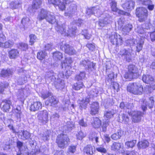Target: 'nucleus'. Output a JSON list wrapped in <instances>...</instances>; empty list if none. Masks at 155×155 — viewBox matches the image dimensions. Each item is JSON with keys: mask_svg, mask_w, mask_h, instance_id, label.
<instances>
[{"mask_svg": "<svg viewBox=\"0 0 155 155\" xmlns=\"http://www.w3.org/2000/svg\"><path fill=\"white\" fill-rule=\"evenodd\" d=\"M128 71L124 75V78L128 81L137 78L140 75L138 69L134 65L130 64L128 68Z\"/></svg>", "mask_w": 155, "mask_h": 155, "instance_id": "nucleus-1", "label": "nucleus"}, {"mask_svg": "<svg viewBox=\"0 0 155 155\" xmlns=\"http://www.w3.org/2000/svg\"><path fill=\"white\" fill-rule=\"evenodd\" d=\"M127 91L134 94L140 95L143 91V86L138 82L129 83L127 86Z\"/></svg>", "mask_w": 155, "mask_h": 155, "instance_id": "nucleus-2", "label": "nucleus"}, {"mask_svg": "<svg viewBox=\"0 0 155 155\" xmlns=\"http://www.w3.org/2000/svg\"><path fill=\"white\" fill-rule=\"evenodd\" d=\"M69 142V139L66 134H61L58 135L56 140L58 146L64 149L67 146Z\"/></svg>", "mask_w": 155, "mask_h": 155, "instance_id": "nucleus-3", "label": "nucleus"}, {"mask_svg": "<svg viewBox=\"0 0 155 155\" xmlns=\"http://www.w3.org/2000/svg\"><path fill=\"white\" fill-rule=\"evenodd\" d=\"M66 28V27L64 24L58 25L57 27V30L61 34L67 35L68 36H72L75 34L76 28L75 27H72L71 28H68V29L67 30Z\"/></svg>", "mask_w": 155, "mask_h": 155, "instance_id": "nucleus-4", "label": "nucleus"}, {"mask_svg": "<svg viewBox=\"0 0 155 155\" xmlns=\"http://www.w3.org/2000/svg\"><path fill=\"white\" fill-rule=\"evenodd\" d=\"M136 14L139 18V21L140 22H143L147 19L148 15L147 11L143 7H140L136 10Z\"/></svg>", "mask_w": 155, "mask_h": 155, "instance_id": "nucleus-5", "label": "nucleus"}, {"mask_svg": "<svg viewBox=\"0 0 155 155\" xmlns=\"http://www.w3.org/2000/svg\"><path fill=\"white\" fill-rule=\"evenodd\" d=\"M120 57L124 60L130 62L131 60V55L129 51L125 48L121 49L118 53Z\"/></svg>", "mask_w": 155, "mask_h": 155, "instance_id": "nucleus-6", "label": "nucleus"}, {"mask_svg": "<svg viewBox=\"0 0 155 155\" xmlns=\"http://www.w3.org/2000/svg\"><path fill=\"white\" fill-rule=\"evenodd\" d=\"M142 102L141 107L143 110L144 111L147 109V106H148L150 108L153 107L155 102V96H153L150 97L148 102L145 99L143 100Z\"/></svg>", "mask_w": 155, "mask_h": 155, "instance_id": "nucleus-7", "label": "nucleus"}, {"mask_svg": "<svg viewBox=\"0 0 155 155\" xmlns=\"http://www.w3.org/2000/svg\"><path fill=\"white\" fill-rule=\"evenodd\" d=\"M128 113L132 115V121L135 123L140 122L143 115V113L140 111H132L131 113V111H128Z\"/></svg>", "mask_w": 155, "mask_h": 155, "instance_id": "nucleus-8", "label": "nucleus"}, {"mask_svg": "<svg viewBox=\"0 0 155 155\" xmlns=\"http://www.w3.org/2000/svg\"><path fill=\"white\" fill-rule=\"evenodd\" d=\"M42 3V0H33L32 5L29 7L28 11L31 14H33L36 10L40 8Z\"/></svg>", "mask_w": 155, "mask_h": 155, "instance_id": "nucleus-9", "label": "nucleus"}, {"mask_svg": "<svg viewBox=\"0 0 155 155\" xmlns=\"http://www.w3.org/2000/svg\"><path fill=\"white\" fill-rule=\"evenodd\" d=\"M77 5L75 4H71L69 8H68L67 10L65 12V16L71 17L77 15Z\"/></svg>", "mask_w": 155, "mask_h": 155, "instance_id": "nucleus-10", "label": "nucleus"}, {"mask_svg": "<svg viewBox=\"0 0 155 155\" xmlns=\"http://www.w3.org/2000/svg\"><path fill=\"white\" fill-rule=\"evenodd\" d=\"M37 118L41 123L46 124L48 120V112L46 110L40 111L38 113Z\"/></svg>", "mask_w": 155, "mask_h": 155, "instance_id": "nucleus-11", "label": "nucleus"}, {"mask_svg": "<svg viewBox=\"0 0 155 155\" xmlns=\"http://www.w3.org/2000/svg\"><path fill=\"white\" fill-rule=\"evenodd\" d=\"M60 48L61 50L64 51L65 53L69 55H73L76 53L75 50L72 46L65 43L62 45H61Z\"/></svg>", "mask_w": 155, "mask_h": 155, "instance_id": "nucleus-12", "label": "nucleus"}, {"mask_svg": "<svg viewBox=\"0 0 155 155\" xmlns=\"http://www.w3.org/2000/svg\"><path fill=\"white\" fill-rule=\"evenodd\" d=\"M111 42L113 45H116L117 46L121 45L122 41V39L121 36L117 33H114L110 37Z\"/></svg>", "mask_w": 155, "mask_h": 155, "instance_id": "nucleus-13", "label": "nucleus"}, {"mask_svg": "<svg viewBox=\"0 0 155 155\" xmlns=\"http://www.w3.org/2000/svg\"><path fill=\"white\" fill-rule=\"evenodd\" d=\"M81 64L85 69L90 70L91 71L95 69V64L91 62L88 60H84L81 62Z\"/></svg>", "mask_w": 155, "mask_h": 155, "instance_id": "nucleus-14", "label": "nucleus"}, {"mask_svg": "<svg viewBox=\"0 0 155 155\" xmlns=\"http://www.w3.org/2000/svg\"><path fill=\"white\" fill-rule=\"evenodd\" d=\"M12 104V102L11 100L9 99L4 100L1 105L2 110L4 112H9Z\"/></svg>", "mask_w": 155, "mask_h": 155, "instance_id": "nucleus-15", "label": "nucleus"}, {"mask_svg": "<svg viewBox=\"0 0 155 155\" xmlns=\"http://www.w3.org/2000/svg\"><path fill=\"white\" fill-rule=\"evenodd\" d=\"M135 2L132 0L127 1L122 5V7L125 10H131L134 8Z\"/></svg>", "mask_w": 155, "mask_h": 155, "instance_id": "nucleus-16", "label": "nucleus"}, {"mask_svg": "<svg viewBox=\"0 0 155 155\" xmlns=\"http://www.w3.org/2000/svg\"><path fill=\"white\" fill-rule=\"evenodd\" d=\"M50 12L46 10L41 8L38 14L37 19L39 21H42L45 19L49 14Z\"/></svg>", "mask_w": 155, "mask_h": 155, "instance_id": "nucleus-17", "label": "nucleus"}, {"mask_svg": "<svg viewBox=\"0 0 155 155\" xmlns=\"http://www.w3.org/2000/svg\"><path fill=\"white\" fill-rule=\"evenodd\" d=\"M99 105L97 102H94L91 105L90 113L92 115H95L98 113Z\"/></svg>", "mask_w": 155, "mask_h": 155, "instance_id": "nucleus-18", "label": "nucleus"}, {"mask_svg": "<svg viewBox=\"0 0 155 155\" xmlns=\"http://www.w3.org/2000/svg\"><path fill=\"white\" fill-rule=\"evenodd\" d=\"M46 21L49 22V23L53 24L56 23L57 25V27L58 25H60L59 24L55 18V16L54 15L53 13L49 12L48 16L46 18Z\"/></svg>", "mask_w": 155, "mask_h": 155, "instance_id": "nucleus-19", "label": "nucleus"}, {"mask_svg": "<svg viewBox=\"0 0 155 155\" xmlns=\"http://www.w3.org/2000/svg\"><path fill=\"white\" fill-rule=\"evenodd\" d=\"M72 62V59L71 57L66 58L64 61L63 63H62L61 67L62 68H64L66 69H71V67L70 64Z\"/></svg>", "mask_w": 155, "mask_h": 155, "instance_id": "nucleus-20", "label": "nucleus"}, {"mask_svg": "<svg viewBox=\"0 0 155 155\" xmlns=\"http://www.w3.org/2000/svg\"><path fill=\"white\" fill-rule=\"evenodd\" d=\"M14 42L13 40H8L4 43L0 41V48H8L12 47L14 45Z\"/></svg>", "mask_w": 155, "mask_h": 155, "instance_id": "nucleus-21", "label": "nucleus"}, {"mask_svg": "<svg viewBox=\"0 0 155 155\" xmlns=\"http://www.w3.org/2000/svg\"><path fill=\"white\" fill-rule=\"evenodd\" d=\"M88 95L84 99H83L80 103V108L82 110L83 109H86L87 108V105L89 103L90 98H91Z\"/></svg>", "mask_w": 155, "mask_h": 155, "instance_id": "nucleus-22", "label": "nucleus"}, {"mask_svg": "<svg viewBox=\"0 0 155 155\" xmlns=\"http://www.w3.org/2000/svg\"><path fill=\"white\" fill-rule=\"evenodd\" d=\"M13 72L10 69L5 70L3 69L0 73V78H5L8 77L10 75H12Z\"/></svg>", "mask_w": 155, "mask_h": 155, "instance_id": "nucleus-23", "label": "nucleus"}, {"mask_svg": "<svg viewBox=\"0 0 155 155\" xmlns=\"http://www.w3.org/2000/svg\"><path fill=\"white\" fill-rule=\"evenodd\" d=\"M42 108V104L41 102L36 101L33 102L30 107V110L31 111H35L38 110Z\"/></svg>", "mask_w": 155, "mask_h": 155, "instance_id": "nucleus-24", "label": "nucleus"}, {"mask_svg": "<svg viewBox=\"0 0 155 155\" xmlns=\"http://www.w3.org/2000/svg\"><path fill=\"white\" fill-rule=\"evenodd\" d=\"M149 145V143L147 140H143L140 141L137 144L138 148L139 150L145 149Z\"/></svg>", "mask_w": 155, "mask_h": 155, "instance_id": "nucleus-25", "label": "nucleus"}, {"mask_svg": "<svg viewBox=\"0 0 155 155\" xmlns=\"http://www.w3.org/2000/svg\"><path fill=\"white\" fill-rule=\"evenodd\" d=\"M51 97L49 98L45 102V105L50 106L58 104V101L57 100L56 98L53 96H51Z\"/></svg>", "mask_w": 155, "mask_h": 155, "instance_id": "nucleus-26", "label": "nucleus"}, {"mask_svg": "<svg viewBox=\"0 0 155 155\" xmlns=\"http://www.w3.org/2000/svg\"><path fill=\"white\" fill-rule=\"evenodd\" d=\"M142 80L144 82L150 84L153 83L154 79L150 75H143L142 77Z\"/></svg>", "mask_w": 155, "mask_h": 155, "instance_id": "nucleus-27", "label": "nucleus"}, {"mask_svg": "<svg viewBox=\"0 0 155 155\" xmlns=\"http://www.w3.org/2000/svg\"><path fill=\"white\" fill-rule=\"evenodd\" d=\"M93 14L98 17H100L103 14L101 8L98 6L93 7Z\"/></svg>", "mask_w": 155, "mask_h": 155, "instance_id": "nucleus-28", "label": "nucleus"}, {"mask_svg": "<svg viewBox=\"0 0 155 155\" xmlns=\"http://www.w3.org/2000/svg\"><path fill=\"white\" fill-rule=\"evenodd\" d=\"M123 132L120 130H118L115 133L111 136V138L114 140H117L120 139L122 136Z\"/></svg>", "mask_w": 155, "mask_h": 155, "instance_id": "nucleus-29", "label": "nucleus"}, {"mask_svg": "<svg viewBox=\"0 0 155 155\" xmlns=\"http://www.w3.org/2000/svg\"><path fill=\"white\" fill-rule=\"evenodd\" d=\"M119 122L122 123L127 124L129 121V118L127 115L125 114H123L121 115H119L118 116Z\"/></svg>", "mask_w": 155, "mask_h": 155, "instance_id": "nucleus-30", "label": "nucleus"}, {"mask_svg": "<svg viewBox=\"0 0 155 155\" xmlns=\"http://www.w3.org/2000/svg\"><path fill=\"white\" fill-rule=\"evenodd\" d=\"M121 143L118 142H114L110 146L111 150L114 152L118 151L121 148Z\"/></svg>", "mask_w": 155, "mask_h": 155, "instance_id": "nucleus-31", "label": "nucleus"}, {"mask_svg": "<svg viewBox=\"0 0 155 155\" xmlns=\"http://www.w3.org/2000/svg\"><path fill=\"white\" fill-rule=\"evenodd\" d=\"M94 150L95 147L89 145H87L84 149V152L86 153L87 155H93V151Z\"/></svg>", "mask_w": 155, "mask_h": 155, "instance_id": "nucleus-32", "label": "nucleus"}, {"mask_svg": "<svg viewBox=\"0 0 155 155\" xmlns=\"http://www.w3.org/2000/svg\"><path fill=\"white\" fill-rule=\"evenodd\" d=\"M132 28L133 26L132 24H128L126 25L122 28L123 34L124 35L127 34L132 30Z\"/></svg>", "mask_w": 155, "mask_h": 155, "instance_id": "nucleus-33", "label": "nucleus"}, {"mask_svg": "<svg viewBox=\"0 0 155 155\" xmlns=\"http://www.w3.org/2000/svg\"><path fill=\"white\" fill-rule=\"evenodd\" d=\"M9 56L10 58L14 59L18 55L19 52L17 49H12L8 52Z\"/></svg>", "mask_w": 155, "mask_h": 155, "instance_id": "nucleus-34", "label": "nucleus"}, {"mask_svg": "<svg viewBox=\"0 0 155 155\" xmlns=\"http://www.w3.org/2000/svg\"><path fill=\"white\" fill-rule=\"evenodd\" d=\"M37 148L35 147V149H32L31 151L29 153L27 149L25 150V153L24 154V155H36L37 154H38L40 152V150L39 149H38V147H37Z\"/></svg>", "mask_w": 155, "mask_h": 155, "instance_id": "nucleus-35", "label": "nucleus"}, {"mask_svg": "<svg viewBox=\"0 0 155 155\" xmlns=\"http://www.w3.org/2000/svg\"><path fill=\"white\" fill-rule=\"evenodd\" d=\"M21 134H20L21 132H19V135H21V138L24 140H27L29 139L30 137L31 134L30 133L26 130L21 131Z\"/></svg>", "mask_w": 155, "mask_h": 155, "instance_id": "nucleus-36", "label": "nucleus"}, {"mask_svg": "<svg viewBox=\"0 0 155 155\" xmlns=\"http://www.w3.org/2000/svg\"><path fill=\"white\" fill-rule=\"evenodd\" d=\"M115 113V111L114 110H106L104 112V116L108 119H110L113 117Z\"/></svg>", "mask_w": 155, "mask_h": 155, "instance_id": "nucleus-37", "label": "nucleus"}, {"mask_svg": "<svg viewBox=\"0 0 155 155\" xmlns=\"http://www.w3.org/2000/svg\"><path fill=\"white\" fill-rule=\"evenodd\" d=\"M54 84L56 89L61 90L64 88V81L58 79L55 82Z\"/></svg>", "mask_w": 155, "mask_h": 155, "instance_id": "nucleus-38", "label": "nucleus"}, {"mask_svg": "<svg viewBox=\"0 0 155 155\" xmlns=\"http://www.w3.org/2000/svg\"><path fill=\"white\" fill-rule=\"evenodd\" d=\"M143 43L144 41L142 39H139L138 41H136V43L137 44L136 50L138 52H139L142 50Z\"/></svg>", "mask_w": 155, "mask_h": 155, "instance_id": "nucleus-39", "label": "nucleus"}, {"mask_svg": "<svg viewBox=\"0 0 155 155\" xmlns=\"http://www.w3.org/2000/svg\"><path fill=\"white\" fill-rule=\"evenodd\" d=\"M58 2H56V5L58 6L59 8L62 11L65 10V8L66 3L64 1L61 0H57Z\"/></svg>", "mask_w": 155, "mask_h": 155, "instance_id": "nucleus-40", "label": "nucleus"}, {"mask_svg": "<svg viewBox=\"0 0 155 155\" xmlns=\"http://www.w3.org/2000/svg\"><path fill=\"white\" fill-rule=\"evenodd\" d=\"M93 126L95 128H99L101 124V122L98 118H95L94 119V122L92 123Z\"/></svg>", "mask_w": 155, "mask_h": 155, "instance_id": "nucleus-41", "label": "nucleus"}, {"mask_svg": "<svg viewBox=\"0 0 155 155\" xmlns=\"http://www.w3.org/2000/svg\"><path fill=\"white\" fill-rule=\"evenodd\" d=\"M85 76V74L84 72H81L78 74H77L76 76L75 77V80L78 81H82V80L84 79Z\"/></svg>", "mask_w": 155, "mask_h": 155, "instance_id": "nucleus-42", "label": "nucleus"}, {"mask_svg": "<svg viewBox=\"0 0 155 155\" xmlns=\"http://www.w3.org/2000/svg\"><path fill=\"white\" fill-rule=\"evenodd\" d=\"M137 143L136 140H133L130 141H127L125 142V145L127 148H133L135 145Z\"/></svg>", "mask_w": 155, "mask_h": 155, "instance_id": "nucleus-43", "label": "nucleus"}, {"mask_svg": "<svg viewBox=\"0 0 155 155\" xmlns=\"http://www.w3.org/2000/svg\"><path fill=\"white\" fill-rule=\"evenodd\" d=\"M47 55V53L45 51H41L37 53V58L38 59L42 60L44 59Z\"/></svg>", "mask_w": 155, "mask_h": 155, "instance_id": "nucleus-44", "label": "nucleus"}, {"mask_svg": "<svg viewBox=\"0 0 155 155\" xmlns=\"http://www.w3.org/2000/svg\"><path fill=\"white\" fill-rule=\"evenodd\" d=\"M50 132L48 130L45 131L42 134H41V138L44 141L47 140L48 139L50 135Z\"/></svg>", "mask_w": 155, "mask_h": 155, "instance_id": "nucleus-45", "label": "nucleus"}, {"mask_svg": "<svg viewBox=\"0 0 155 155\" xmlns=\"http://www.w3.org/2000/svg\"><path fill=\"white\" fill-rule=\"evenodd\" d=\"M53 57L55 59L61 60L63 58L62 54L58 51H56L53 53Z\"/></svg>", "mask_w": 155, "mask_h": 155, "instance_id": "nucleus-46", "label": "nucleus"}, {"mask_svg": "<svg viewBox=\"0 0 155 155\" xmlns=\"http://www.w3.org/2000/svg\"><path fill=\"white\" fill-rule=\"evenodd\" d=\"M83 86L82 81H78L74 85V88L76 90H78L82 88Z\"/></svg>", "mask_w": 155, "mask_h": 155, "instance_id": "nucleus-47", "label": "nucleus"}, {"mask_svg": "<svg viewBox=\"0 0 155 155\" xmlns=\"http://www.w3.org/2000/svg\"><path fill=\"white\" fill-rule=\"evenodd\" d=\"M65 69L64 73L62 74V78H64L66 77L67 78L69 76L71 75L72 73V71L70 70L71 69H66L65 68Z\"/></svg>", "mask_w": 155, "mask_h": 155, "instance_id": "nucleus-48", "label": "nucleus"}, {"mask_svg": "<svg viewBox=\"0 0 155 155\" xmlns=\"http://www.w3.org/2000/svg\"><path fill=\"white\" fill-rule=\"evenodd\" d=\"M98 91L95 89H93L89 91L88 95L91 97H93L94 96H96L98 94Z\"/></svg>", "mask_w": 155, "mask_h": 155, "instance_id": "nucleus-49", "label": "nucleus"}, {"mask_svg": "<svg viewBox=\"0 0 155 155\" xmlns=\"http://www.w3.org/2000/svg\"><path fill=\"white\" fill-rule=\"evenodd\" d=\"M25 91V90L23 89H21L18 90L17 93V96L18 98L22 99L24 97Z\"/></svg>", "mask_w": 155, "mask_h": 155, "instance_id": "nucleus-50", "label": "nucleus"}, {"mask_svg": "<svg viewBox=\"0 0 155 155\" xmlns=\"http://www.w3.org/2000/svg\"><path fill=\"white\" fill-rule=\"evenodd\" d=\"M110 5L112 10L114 12H117V7L116 2L114 0H112Z\"/></svg>", "mask_w": 155, "mask_h": 155, "instance_id": "nucleus-51", "label": "nucleus"}, {"mask_svg": "<svg viewBox=\"0 0 155 155\" xmlns=\"http://www.w3.org/2000/svg\"><path fill=\"white\" fill-rule=\"evenodd\" d=\"M8 84V83L0 84V94H3L5 89L7 87Z\"/></svg>", "mask_w": 155, "mask_h": 155, "instance_id": "nucleus-52", "label": "nucleus"}, {"mask_svg": "<svg viewBox=\"0 0 155 155\" xmlns=\"http://www.w3.org/2000/svg\"><path fill=\"white\" fill-rule=\"evenodd\" d=\"M18 47L22 50L25 51L28 48V45L25 43H21L19 44Z\"/></svg>", "mask_w": 155, "mask_h": 155, "instance_id": "nucleus-53", "label": "nucleus"}, {"mask_svg": "<svg viewBox=\"0 0 155 155\" xmlns=\"http://www.w3.org/2000/svg\"><path fill=\"white\" fill-rule=\"evenodd\" d=\"M136 41L134 39H130L126 40V43L127 46H131L135 44Z\"/></svg>", "mask_w": 155, "mask_h": 155, "instance_id": "nucleus-54", "label": "nucleus"}, {"mask_svg": "<svg viewBox=\"0 0 155 155\" xmlns=\"http://www.w3.org/2000/svg\"><path fill=\"white\" fill-rule=\"evenodd\" d=\"M30 38V45H33L36 40V39L37 37L34 34H31L29 35Z\"/></svg>", "mask_w": 155, "mask_h": 155, "instance_id": "nucleus-55", "label": "nucleus"}, {"mask_svg": "<svg viewBox=\"0 0 155 155\" xmlns=\"http://www.w3.org/2000/svg\"><path fill=\"white\" fill-rule=\"evenodd\" d=\"M111 100L110 98H108L104 100V105L105 108H107L111 105L110 103Z\"/></svg>", "mask_w": 155, "mask_h": 155, "instance_id": "nucleus-56", "label": "nucleus"}, {"mask_svg": "<svg viewBox=\"0 0 155 155\" xmlns=\"http://www.w3.org/2000/svg\"><path fill=\"white\" fill-rule=\"evenodd\" d=\"M52 95L51 93L49 92H45L41 94V97L44 99H45L48 97H50V96Z\"/></svg>", "mask_w": 155, "mask_h": 155, "instance_id": "nucleus-57", "label": "nucleus"}, {"mask_svg": "<svg viewBox=\"0 0 155 155\" xmlns=\"http://www.w3.org/2000/svg\"><path fill=\"white\" fill-rule=\"evenodd\" d=\"M74 126L73 124L70 122H68L67 123L66 125H65V127L67 128L68 130H72V129L74 127Z\"/></svg>", "mask_w": 155, "mask_h": 155, "instance_id": "nucleus-58", "label": "nucleus"}, {"mask_svg": "<svg viewBox=\"0 0 155 155\" xmlns=\"http://www.w3.org/2000/svg\"><path fill=\"white\" fill-rule=\"evenodd\" d=\"M151 0H139V4L147 6L151 3Z\"/></svg>", "mask_w": 155, "mask_h": 155, "instance_id": "nucleus-59", "label": "nucleus"}, {"mask_svg": "<svg viewBox=\"0 0 155 155\" xmlns=\"http://www.w3.org/2000/svg\"><path fill=\"white\" fill-rule=\"evenodd\" d=\"M68 155H70V153H73L76 151V147L75 146H70L68 149Z\"/></svg>", "mask_w": 155, "mask_h": 155, "instance_id": "nucleus-60", "label": "nucleus"}, {"mask_svg": "<svg viewBox=\"0 0 155 155\" xmlns=\"http://www.w3.org/2000/svg\"><path fill=\"white\" fill-rule=\"evenodd\" d=\"M109 124V121H106L105 122H103V124L102 126V130L104 132H105L107 130V127Z\"/></svg>", "mask_w": 155, "mask_h": 155, "instance_id": "nucleus-61", "label": "nucleus"}, {"mask_svg": "<svg viewBox=\"0 0 155 155\" xmlns=\"http://www.w3.org/2000/svg\"><path fill=\"white\" fill-rule=\"evenodd\" d=\"M113 84H111L112 87L117 92H118L119 90V85L118 83L115 82H112Z\"/></svg>", "mask_w": 155, "mask_h": 155, "instance_id": "nucleus-62", "label": "nucleus"}, {"mask_svg": "<svg viewBox=\"0 0 155 155\" xmlns=\"http://www.w3.org/2000/svg\"><path fill=\"white\" fill-rule=\"evenodd\" d=\"M76 137L77 139L79 140H82L83 138L85 136L84 134L82 132V131H80L76 134Z\"/></svg>", "mask_w": 155, "mask_h": 155, "instance_id": "nucleus-63", "label": "nucleus"}, {"mask_svg": "<svg viewBox=\"0 0 155 155\" xmlns=\"http://www.w3.org/2000/svg\"><path fill=\"white\" fill-rule=\"evenodd\" d=\"M96 149L98 152L101 153H106L107 151L106 149L102 147H99L96 148Z\"/></svg>", "mask_w": 155, "mask_h": 155, "instance_id": "nucleus-64", "label": "nucleus"}]
</instances>
